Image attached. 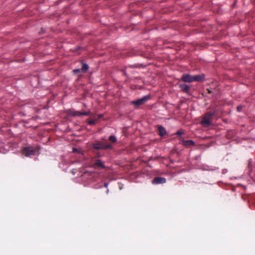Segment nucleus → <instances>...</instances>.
<instances>
[{"label":"nucleus","instance_id":"f257e3e1","mask_svg":"<svg viewBox=\"0 0 255 255\" xmlns=\"http://www.w3.org/2000/svg\"><path fill=\"white\" fill-rule=\"evenodd\" d=\"M218 111L214 110L213 111H209L202 116L201 125L204 127H208L212 125V120L213 117L217 114Z\"/></svg>","mask_w":255,"mask_h":255},{"label":"nucleus","instance_id":"f03ea898","mask_svg":"<svg viewBox=\"0 0 255 255\" xmlns=\"http://www.w3.org/2000/svg\"><path fill=\"white\" fill-rule=\"evenodd\" d=\"M205 79V75H190L189 74H183L181 80L184 82L191 83L194 81L201 82Z\"/></svg>","mask_w":255,"mask_h":255},{"label":"nucleus","instance_id":"7ed1b4c3","mask_svg":"<svg viewBox=\"0 0 255 255\" xmlns=\"http://www.w3.org/2000/svg\"><path fill=\"white\" fill-rule=\"evenodd\" d=\"M92 147L96 150L107 149L112 147L111 144L102 141H97L92 144Z\"/></svg>","mask_w":255,"mask_h":255},{"label":"nucleus","instance_id":"20e7f679","mask_svg":"<svg viewBox=\"0 0 255 255\" xmlns=\"http://www.w3.org/2000/svg\"><path fill=\"white\" fill-rule=\"evenodd\" d=\"M67 114L68 116L76 117L80 116H92V114L89 111L88 112H81L79 111H76L73 110H68L67 112Z\"/></svg>","mask_w":255,"mask_h":255},{"label":"nucleus","instance_id":"39448f33","mask_svg":"<svg viewBox=\"0 0 255 255\" xmlns=\"http://www.w3.org/2000/svg\"><path fill=\"white\" fill-rule=\"evenodd\" d=\"M149 99H150V96L147 95L143 97L137 99L135 101H132L131 102V104L133 105L135 108H138L140 106L143 105L145 102H146Z\"/></svg>","mask_w":255,"mask_h":255},{"label":"nucleus","instance_id":"423d86ee","mask_svg":"<svg viewBox=\"0 0 255 255\" xmlns=\"http://www.w3.org/2000/svg\"><path fill=\"white\" fill-rule=\"evenodd\" d=\"M22 154L25 156H29L30 155H34L35 153V149L32 147H26L22 150Z\"/></svg>","mask_w":255,"mask_h":255},{"label":"nucleus","instance_id":"0eeeda50","mask_svg":"<svg viewBox=\"0 0 255 255\" xmlns=\"http://www.w3.org/2000/svg\"><path fill=\"white\" fill-rule=\"evenodd\" d=\"M87 50V47L86 46H77L75 48L71 49L70 51L74 53L79 55L83 52H85Z\"/></svg>","mask_w":255,"mask_h":255},{"label":"nucleus","instance_id":"6e6552de","mask_svg":"<svg viewBox=\"0 0 255 255\" xmlns=\"http://www.w3.org/2000/svg\"><path fill=\"white\" fill-rule=\"evenodd\" d=\"M88 69V65H82L81 68L74 69L73 72L75 74L78 73H85L87 72Z\"/></svg>","mask_w":255,"mask_h":255},{"label":"nucleus","instance_id":"1a4fd4ad","mask_svg":"<svg viewBox=\"0 0 255 255\" xmlns=\"http://www.w3.org/2000/svg\"><path fill=\"white\" fill-rule=\"evenodd\" d=\"M166 180L165 178L162 177H155L152 181V183L154 184H159L165 183Z\"/></svg>","mask_w":255,"mask_h":255},{"label":"nucleus","instance_id":"9d476101","mask_svg":"<svg viewBox=\"0 0 255 255\" xmlns=\"http://www.w3.org/2000/svg\"><path fill=\"white\" fill-rule=\"evenodd\" d=\"M181 144L185 146L189 147L194 145L195 142L192 140H182L181 141Z\"/></svg>","mask_w":255,"mask_h":255},{"label":"nucleus","instance_id":"9b49d317","mask_svg":"<svg viewBox=\"0 0 255 255\" xmlns=\"http://www.w3.org/2000/svg\"><path fill=\"white\" fill-rule=\"evenodd\" d=\"M94 168L100 167L101 168H105L104 163L99 159H97L93 165Z\"/></svg>","mask_w":255,"mask_h":255},{"label":"nucleus","instance_id":"f8f14e48","mask_svg":"<svg viewBox=\"0 0 255 255\" xmlns=\"http://www.w3.org/2000/svg\"><path fill=\"white\" fill-rule=\"evenodd\" d=\"M181 90L184 93H188L190 90V87L186 84H182L179 85Z\"/></svg>","mask_w":255,"mask_h":255},{"label":"nucleus","instance_id":"ddd939ff","mask_svg":"<svg viewBox=\"0 0 255 255\" xmlns=\"http://www.w3.org/2000/svg\"><path fill=\"white\" fill-rule=\"evenodd\" d=\"M158 131L159 135L161 136H163L167 133L165 129L161 126L158 127Z\"/></svg>","mask_w":255,"mask_h":255},{"label":"nucleus","instance_id":"4468645a","mask_svg":"<svg viewBox=\"0 0 255 255\" xmlns=\"http://www.w3.org/2000/svg\"><path fill=\"white\" fill-rule=\"evenodd\" d=\"M109 140L112 143H115L117 141V138L114 135H110L109 137Z\"/></svg>","mask_w":255,"mask_h":255},{"label":"nucleus","instance_id":"2eb2a0df","mask_svg":"<svg viewBox=\"0 0 255 255\" xmlns=\"http://www.w3.org/2000/svg\"><path fill=\"white\" fill-rule=\"evenodd\" d=\"M97 121L96 120H87V123L89 125H95Z\"/></svg>","mask_w":255,"mask_h":255},{"label":"nucleus","instance_id":"dca6fc26","mask_svg":"<svg viewBox=\"0 0 255 255\" xmlns=\"http://www.w3.org/2000/svg\"><path fill=\"white\" fill-rule=\"evenodd\" d=\"M237 0H234V1L233 2V4H232V5H231V9H233L234 8H235L236 5H237Z\"/></svg>","mask_w":255,"mask_h":255},{"label":"nucleus","instance_id":"f3484780","mask_svg":"<svg viewBox=\"0 0 255 255\" xmlns=\"http://www.w3.org/2000/svg\"><path fill=\"white\" fill-rule=\"evenodd\" d=\"M176 135H179V136L181 135L182 134H183V132L182 131H180V130H178L176 132Z\"/></svg>","mask_w":255,"mask_h":255},{"label":"nucleus","instance_id":"a211bd4d","mask_svg":"<svg viewBox=\"0 0 255 255\" xmlns=\"http://www.w3.org/2000/svg\"><path fill=\"white\" fill-rule=\"evenodd\" d=\"M242 108H243V106H238V107H237V111H238V112H241V110H242Z\"/></svg>","mask_w":255,"mask_h":255},{"label":"nucleus","instance_id":"6ab92c4d","mask_svg":"<svg viewBox=\"0 0 255 255\" xmlns=\"http://www.w3.org/2000/svg\"><path fill=\"white\" fill-rule=\"evenodd\" d=\"M142 65H134V66H132V67H135V68H139L141 67Z\"/></svg>","mask_w":255,"mask_h":255},{"label":"nucleus","instance_id":"aec40b11","mask_svg":"<svg viewBox=\"0 0 255 255\" xmlns=\"http://www.w3.org/2000/svg\"><path fill=\"white\" fill-rule=\"evenodd\" d=\"M103 117V115L100 114L98 115V118L96 119V120L97 121L99 119H101Z\"/></svg>","mask_w":255,"mask_h":255},{"label":"nucleus","instance_id":"412c9836","mask_svg":"<svg viewBox=\"0 0 255 255\" xmlns=\"http://www.w3.org/2000/svg\"><path fill=\"white\" fill-rule=\"evenodd\" d=\"M60 1L58 0V1H56V2H55V4H55V5H57V4H58L60 3Z\"/></svg>","mask_w":255,"mask_h":255},{"label":"nucleus","instance_id":"4be33fe9","mask_svg":"<svg viewBox=\"0 0 255 255\" xmlns=\"http://www.w3.org/2000/svg\"><path fill=\"white\" fill-rule=\"evenodd\" d=\"M81 63L82 64H86V63L84 62V60H83L81 61Z\"/></svg>","mask_w":255,"mask_h":255},{"label":"nucleus","instance_id":"5701e85b","mask_svg":"<svg viewBox=\"0 0 255 255\" xmlns=\"http://www.w3.org/2000/svg\"><path fill=\"white\" fill-rule=\"evenodd\" d=\"M44 32V30L43 29V28H42L41 29V32H39V33H43V32Z\"/></svg>","mask_w":255,"mask_h":255},{"label":"nucleus","instance_id":"b1692460","mask_svg":"<svg viewBox=\"0 0 255 255\" xmlns=\"http://www.w3.org/2000/svg\"><path fill=\"white\" fill-rule=\"evenodd\" d=\"M207 91H208V93L211 94L212 93V91L208 89H207Z\"/></svg>","mask_w":255,"mask_h":255},{"label":"nucleus","instance_id":"393cba45","mask_svg":"<svg viewBox=\"0 0 255 255\" xmlns=\"http://www.w3.org/2000/svg\"><path fill=\"white\" fill-rule=\"evenodd\" d=\"M220 5L219 6V9H222L221 7L222 6V4H220Z\"/></svg>","mask_w":255,"mask_h":255},{"label":"nucleus","instance_id":"a878e982","mask_svg":"<svg viewBox=\"0 0 255 255\" xmlns=\"http://www.w3.org/2000/svg\"><path fill=\"white\" fill-rule=\"evenodd\" d=\"M77 149L75 148H73V151L75 152L76 151Z\"/></svg>","mask_w":255,"mask_h":255},{"label":"nucleus","instance_id":"bb28decb","mask_svg":"<svg viewBox=\"0 0 255 255\" xmlns=\"http://www.w3.org/2000/svg\"><path fill=\"white\" fill-rule=\"evenodd\" d=\"M107 186H108V184L107 183H105V186L107 187Z\"/></svg>","mask_w":255,"mask_h":255}]
</instances>
